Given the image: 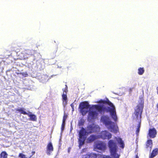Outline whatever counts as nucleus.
I'll return each instance as SVG.
<instances>
[{"instance_id":"29","label":"nucleus","mask_w":158,"mask_h":158,"mask_svg":"<svg viewBox=\"0 0 158 158\" xmlns=\"http://www.w3.org/2000/svg\"><path fill=\"white\" fill-rule=\"evenodd\" d=\"M17 49L15 48V47H12L11 49L12 51H16Z\"/></svg>"},{"instance_id":"28","label":"nucleus","mask_w":158,"mask_h":158,"mask_svg":"<svg viewBox=\"0 0 158 158\" xmlns=\"http://www.w3.org/2000/svg\"><path fill=\"white\" fill-rule=\"evenodd\" d=\"M65 121H63H63H62V127H63L64 126V124L65 123Z\"/></svg>"},{"instance_id":"1","label":"nucleus","mask_w":158,"mask_h":158,"mask_svg":"<svg viewBox=\"0 0 158 158\" xmlns=\"http://www.w3.org/2000/svg\"><path fill=\"white\" fill-rule=\"evenodd\" d=\"M97 102L100 103L106 104L110 106V107L109 106L105 107L103 106L99 105H92V106L90 108V109L94 108L100 113L102 112L104 113L105 111L106 112H110V115L114 121L115 122L117 121V117L116 114L115 107L113 104L108 99L106 98V100H100Z\"/></svg>"},{"instance_id":"4","label":"nucleus","mask_w":158,"mask_h":158,"mask_svg":"<svg viewBox=\"0 0 158 158\" xmlns=\"http://www.w3.org/2000/svg\"><path fill=\"white\" fill-rule=\"evenodd\" d=\"M108 146L111 156L113 158H119L120 155L117 154L118 147L117 143L114 140H109L107 143Z\"/></svg>"},{"instance_id":"33","label":"nucleus","mask_w":158,"mask_h":158,"mask_svg":"<svg viewBox=\"0 0 158 158\" xmlns=\"http://www.w3.org/2000/svg\"><path fill=\"white\" fill-rule=\"evenodd\" d=\"M11 55H12V53H11L10 52V54H8V55L9 56H11Z\"/></svg>"},{"instance_id":"3","label":"nucleus","mask_w":158,"mask_h":158,"mask_svg":"<svg viewBox=\"0 0 158 158\" xmlns=\"http://www.w3.org/2000/svg\"><path fill=\"white\" fill-rule=\"evenodd\" d=\"M101 120L110 132L114 133H117L118 131V128L117 125L111 121L108 116H103L101 118Z\"/></svg>"},{"instance_id":"18","label":"nucleus","mask_w":158,"mask_h":158,"mask_svg":"<svg viewBox=\"0 0 158 158\" xmlns=\"http://www.w3.org/2000/svg\"><path fill=\"white\" fill-rule=\"evenodd\" d=\"M27 115L30 117V120L33 121H36V120L37 118L35 115L28 114Z\"/></svg>"},{"instance_id":"9","label":"nucleus","mask_w":158,"mask_h":158,"mask_svg":"<svg viewBox=\"0 0 158 158\" xmlns=\"http://www.w3.org/2000/svg\"><path fill=\"white\" fill-rule=\"evenodd\" d=\"M106 144L102 141L97 142L95 144V148L102 151H104L106 149Z\"/></svg>"},{"instance_id":"2","label":"nucleus","mask_w":158,"mask_h":158,"mask_svg":"<svg viewBox=\"0 0 158 158\" xmlns=\"http://www.w3.org/2000/svg\"><path fill=\"white\" fill-rule=\"evenodd\" d=\"M99 127L94 123L88 125L87 127L86 131L82 127L80 130L79 133V138L78 139L79 147L81 149L86 139L85 135L93 133H97L100 131Z\"/></svg>"},{"instance_id":"5","label":"nucleus","mask_w":158,"mask_h":158,"mask_svg":"<svg viewBox=\"0 0 158 158\" xmlns=\"http://www.w3.org/2000/svg\"><path fill=\"white\" fill-rule=\"evenodd\" d=\"M143 100H141L140 103L137 106V108L135 109L134 114L136 117V119L138 120L137 122H138V124L137 126V128L140 129L141 123V114L143 108Z\"/></svg>"},{"instance_id":"32","label":"nucleus","mask_w":158,"mask_h":158,"mask_svg":"<svg viewBox=\"0 0 158 158\" xmlns=\"http://www.w3.org/2000/svg\"><path fill=\"white\" fill-rule=\"evenodd\" d=\"M156 89H157V94L158 95V87H157L156 88Z\"/></svg>"},{"instance_id":"22","label":"nucleus","mask_w":158,"mask_h":158,"mask_svg":"<svg viewBox=\"0 0 158 158\" xmlns=\"http://www.w3.org/2000/svg\"><path fill=\"white\" fill-rule=\"evenodd\" d=\"M19 157L20 158H31V156H29L28 157H26L25 155L20 153L19 154Z\"/></svg>"},{"instance_id":"35","label":"nucleus","mask_w":158,"mask_h":158,"mask_svg":"<svg viewBox=\"0 0 158 158\" xmlns=\"http://www.w3.org/2000/svg\"><path fill=\"white\" fill-rule=\"evenodd\" d=\"M68 152L69 153L70 152V149H69Z\"/></svg>"},{"instance_id":"19","label":"nucleus","mask_w":158,"mask_h":158,"mask_svg":"<svg viewBox=\"0 0 158 158\" xmlns=\"http://www.w3.org/2000/svg\"><path fill=\"white\" fill-rule=\"evenodd\" d=\"M8 154L5 151H3L0 154V158H7Z\"/></svg>"},{"instance_id":"11","label":"nucleus","mask_w":158,"mask_h":158,"mask_svg":"<svg viewBox=\"0 0 158 158\" xmlns=\"http://www.w3.org/2000/svg\"><path fill=\"white\" fill-rule=\"evenodd\" d=\"M54 148L51 142H49L46 147V153L48 155H50L51 153L53 151Z\"/></svg>"},{"instance_id":"26","label":"nucleus","mask_w":158,"mask_h":158,"mask_svg":"<svg viewBox=\"0 0 158 158\" xmlns=\"http://www.w3.org/2000/svg\"><path fill=\"white\" fill-rule=\"evenodd\" d=\"M67 118V115L66 114H64V116H63V121H65L66 119Z\"/></svg>"},{"instance_id":"6","label":"nucleus","mask_w":158,"mask_h":158,"mask_svg":"<svg viewBox=\"0 0 158 158\" xmlns=\"http://www.w3.org/2000/svg\"><path fill=\"white\" fill-rule=\"evenodd\" d=\"M89 105L87 101L81 102L79 106L80 112L83 116H85L88 112Z\"/></svg>"},{"instance_id":"7","label":"nucleus","mask_w":158,"mask_h":158,"mask_svg":"<svg viewBox=\"0 0 158 158\" xmlns=\"http://www.w3.org/2000/svg\"><path fill=\"white\" fill-rule=\"evenodd\" d=\"M112 136V134L106 131H101L100 134L98 135L99 138H101L103 139H109L111 138Z\"/></svg>"},{"instance_id":"21","label":"nucleus","mask_w":158,"mask_h":158,"mask_svg":"<svg viewBox=\"0 0 158 158\" xmlns=\"http://www.w3.org/2000/svg\"><path fill=\"white\" fill-rule=\"evenodd\" d=\"M144 72L143 68H139L138 69V73L139 75H142Z\"/></svg>"},{"instance_id":"34","label":"nucleus","mask_w":158,"mask_h":158,"mask_svg":"<svg viewBox=\"0 0 158 158\" xmlns=\"http://www.w3.org/2000/svg\"><path fill=\"white\" fill-rule=\"evenodd\" d=\"M156 107H157V108L158 109V103L156 105Z\"/></svg>"},{"instance_id":"14","label":"nucleus","mask_w":158,"mask_h":158,"mask_svg":"<svg viewBox=\"0 0 158 158\" xmlns=\"http://www.w3.org/2000/svg\"><path fill=\"white\" fill-rule=\"evenodd\" d=\"M152 142L151 139L148 140L146 143V148L147 149H149L151 151L152 148Z\"/></svg>"},{"instance_id":"10","label":"nucleus","mask_w":158,"mask_h":158,"mask_svg":"<svg viewBox=\"0 0 158 158\" xmlns=\"http://www.w3.org/2000/svg\"><path fill=\"white\" fill-rule=\"evenodd\" d=\"M93 108H92L91 109ZM89 110L88 113V118L90 120H94L97 118L98 115V112L96 111H91L90 109Z\"/></svg>"},{"instance_id":"16","label":"nucleus","mask_w":158,"mask_h":158,"mask_svg":"<svg viewBox=\"0 0 158 158\" xmlns=\"http://www.w3.org/2000/svg\"><path fill=\"white\" fill-rule=\"evenodd\" d=\"M97 139V136L94 135H90L87 139L88 143H90L93 142Z\"/></svg>"},{"instance_id":"31","label":"nucleus","mask_w":158,"mask_h":158,"mask_svg":"<svg viewBox=\"0 0 158 158\" xmlns=\"http://www.w3.org/2000/svg\"><path fill=\"white\" fill-rule=\"evenodd\" d=\"M35 151H33L31 152L32 155H29V156H31L35 154Z\"/></svg>"},{"instance_id":"23","label":"nucleus","mask_w":158,"mask_h":158,"mask_svg":"<svg viewBox=\"0 0 158 158\" xmlns=\"http://www.w3.org/2000/svg\"><path fill=\"white\" fill-rule=\"evenodd\" d=\"M85 123V121L82 118H81L79 121L78 123V125L79 126H83Z\"/></svg>"},{"instance_id":"8","label":"nucleus","mask_w":158,"mask_h":158,"mask_svg":"<svg viewBox=\"0 0 158 158\" xmlns=\"http://www.w3.org/2000/svg\"><path fill=\"white\" fill-rule=\"evenodd\" d=\"M34 51L31 50L26 49L24 50L22 53L23 55V57L22 58L23 59H26L28 58V56H32L34 55Z\"/></svg>"},{"instance_id":"36","label":"nucleus","mask_w":158,"mask_h":158,"mask_svg":"<svg viewBox=\"0 0 158 158\" xmlns=\"http://www.w3.org/2000/svg\"><path fill=\"white\" fill-rule=\"evenodd\" d=\"M135 158H139V157L137 156H136Z\"/></svg>"},{"instance_id":"13","label":"nucleus","mask_w":158,"mask_h":158,"mask_svg":"<svg viewBox=\"0 0 158 158\" xmlns=\"http://www.w3.org/2000/svg\"><path fill=\"white\" fill-rule=\"evenodd\" d=\"M114 139H115L118 142V144L120 145V147L122 148H123L124 147L125 145L122 139L119 137H114Z\"/></svg>"},{"instance_id":"17","label":"nucleus","mask_w":158,"mask_h":158,"mask_svg":"<svg viewBox=\"0 0 158 158\" xmlns=\"http://www.w3.org/2000/svg\"><path fill=\"white\" fill-rule=\"evenodd\" d=\"M62 98L63 103L65 105H66L67 102V94L65 93L63 94L62 95Z\"/></svg>"},{"instance_id":"15","label":"nucleus","mask_w":158,"mask_h":158,"mask_svg":"<svg viewBox=\"0 0 158 158\" xmlns=\"http://www.w3.org/2000/svg\"><path fill=\"white\" fill-rule=\"evenodd\" d=\"M158 153V148H156L153 149L152 153H151L150 155L149 156L150 158H153L155 156H156Z\"/></svg>"},{"instance_id":"12","label":"nucleus","mask_w":158,"mask_h":158,"mask_svg":"<svg viewBox=\"0 0 158 158\" xmlns=\"http://www.w3.org/2000/svg\"><path fill=\"white\" fill-rule=\"evenodd\" d=\"M156 131L154 128L150 129L149 130L148 135L150 138H154L156 137Z\"/></svg>"},{"instance_id":"20","label":"nucleus","mask_w":158,"mask_h":158,"mask_svg":"<svg viewBox=\"0 0 158 158\" xmlns=\"http://www.w3.org/2000/svg\"><path fill=\"white\" fill-rule=\"evenodd\" d=\"M16 110V111L19 112L21 114H23L27 115L28 114L24 111V108H20V109H18Z\"/></svg>"},{"instance_id":"25","label":"nucleus","mask_w":158,"mask_h":158,"mask_svg":"<svg viewBox=\"0 0 158 158\" xmlns=\"http://www.w3.org/2000/svg\"><path fill=\"white\" fill-rule=\"evenodd\" d=\"M87 148H83L81 150V153H83V152H85L86 151H87Z\"/></svg>"},{"instance_id":"24","label":"nucleus","mask_w":158,"mask_h":158,"mask_svg":"<svg viewBox=\"0 0 158 158\" xmlns=\"http://www.w3.org/2000/svg\"><path fill=\"white\" fill-rule=\"evenodd\" d=\"M66 85V87L62 89V90L63 91V94L66 93V94H67V92L68 91V88H67V87L66 85Z\"/></svg>"},{"instance_id":"27","label":"nucleus","mask_w":158,"mask_h":158,"mask_svg":"<svg viewBox=\"0 0 158 158\" xmlns=\"http://www.w3.org/2000/svg\"><path fill=\"white\" fill-rule=\"evenodd\" d=\"M139 131H140V129H139V128H137L136 131V134L137 135H138V133Z\"/></svg>"},{"instance_id":"30","label":"nucleus","mask_w":158,"mask_h":158,"mask_svg":"<svg viewBox=\"0 0 158 158\" xmlns=\"http://www.w3.org/2000/svg\"><path fill=\"white\" fill-rule=\"evenodd\" d=\"M70 106L72 107V109H73V110H74V106H73V104L72 103L71 104Z\"/></svg>"}]
</instances>
